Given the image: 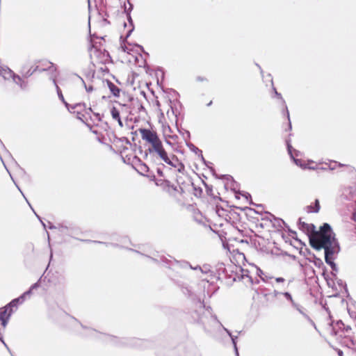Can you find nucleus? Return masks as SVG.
Listing matches in <instances>:
<instances>
[{"instance_id": "obj_9", "label": "nucleus", "mask_w": 356, "mask_h": 356, "mask_svg": "<svg viewBox=\"0 0 356 356\" xmlns=\"http://www.w3.org/2000/svg\"><path fill=\"white\" fill-rule=\"evenodd\" d=\"M138 131L141 134L142 139L151 145L150 147H153L157 143L161 141L158 134L154 131L147 128H140Z\"/></svg>"}, {"instance_id": "obj_6", "label": "nucleus", "mask_w": 356, "mask_h": 356, "mask_svg": "<svg viewBox=\"0 0 356 356\" xmlns=\"http://www.w3.org/2000/svg\"><path fill=\"white\" fill-rule=\"evenodd\" d=\"M324 250L325 261L326 264L334 261L341 251L340 244L338 239L326 245L323 248Z\"/></svg>"}, {"instance_id": "obj_40", "label": "nucleus", "mask_w": 356, "mask_h": 356, "mask_svg": "<svg viewBox=\"0 0 356 356\" xmlns=\"http://www.w3.org/2000/svg\"><path fill=\"white\" fill-rule=\"evenodd\" d=\"M12 316V311L9 313L6 309H3V307L0 308V320L6 319L7 317L10 318Z\"/></svg>"}, {"instance_id": "obj_37", "label": "nucleus", "mask_w": 356, "mask_h": 356, "mask_svg": "<svg viewBox=\"0 0 356 356\" xmlns=\"http://www.w3.org/2000/svg\"><path fill=\"white\" fill-rule=\"evenodd\" d=\"M168 101H169V103H170V107L172 113L175 115V117L176 118V121L175 122H177L178 118H179V116L180 115V112H179L177 111V108L172 104V101L171 98H169Z\"/></svg>"}, {"instance_id": "obj_47", "label": "nucleus", "mask_w": 356, "mask_h": 356, "mask_svg": "<svg viewBox=\"0 0 356 356\" xmlns=\"http://www.w3.org/2000/svg\"><path fill=\"white\" fill-rule=\"evenodd\" d=\"M282 104L283 106L282 114L284 115H286V117L287 118V120H289V119H290L289 111L288 107L286 106V102L284 99H282Z\"/></svg>"}, {"instance_id": "obj_57", "label": "nucleus", "mask_w": 356, "mask_h": 356, "mask_svg": "<svg viewBox=\"0 0 356 356\" xmlns=\"http://www.w3.org/2000/svg\"><path fill=\"white\" fill-rule=\"evenodd\" d=\"M162 128H163V136L164 137H165L166 135V131H168L169 133H171L172 131V129L171 127L169 126V124H163L162 125Z\"/></svg>"}, {"instance_id": "obj_29", "label": "nucleus", "mask_w": 356, "mask_h": 356, "mask_svg": "<svg viewBox=\"0 0 356 356\" xmlns=\"http://www.w3.org/2000/svg\"><path fill=\"white\" fill-rule=\"evenodd\" d=\"M160 263H162L165 266L169 268H171L172 266H175L174 259H169L168 258L163 255L160 257Z\"/></svg>"}, {"instance_id": "obj_20", "label": "nucleus", "mask_w": 356, "mask_h": 356, "mask_svg": "<svg viewBox=\"0 0 356 356\" xmlns=\"http://www.w3.org/2000/svg\"><path fill=\"white\" fill-rule=\"evenodd\" d=\"M104 82L106 83L113 96H114L115 97H119L122 90L108 79H105Z\"/></svg>"}, {"instance_id": "obj_50", "label": "nucleus", "mask_w": 356, "mask_h": 356, "mask_svg": "<svg viewBox=\"0 0 356 356\" xmlns=\"http://www.w3.org/2000/svg\"><path fill=\"white\" fill-rule=\"evenodd\" d=\"M284 228H285V231L288 233V234L291 237L294 238V235L296 236V232L291 229L287 223L284 226Z\"/></svg>"}, {"instance_id": "obj_49", "label": "nucleus", "mask_w": 356, "mask_h": 356, "mask_svg": "<svg viewBox=\"0 0 356 356\" xmlns=\"http://www.w3.org/2000/svg\"><path fill=\"white\" fill-rule=\"evenodd\" d=\"M88 241H89V242L94 243L104 244V245H106V246H108V245H111V246H113V247H121V246H120V245H118V243H106V242H103V241H90V240H89Z\"/></svg>"}, {"instance_id": "obj_52", "label": "nucleus", "mask_w": 356, "mask_h": 356, "mask_svg": "<svg viewBox=\"0 0 356 356\" xmlns=\"http://www.w3.org/2000/svg\"><path fill=\"white\" fill-rule=\"evenodd\" d=\"M198 156L200 158V159H201V161H202V163H203L205 166H207L208 168H209L211 165H213V163H212L211 162L208 161H207V160L204 159V156H203V154H202V153H201V154H200Z\"/></svg>"}, {"instance_id": "obj_31", "label": "nucleus", "mask_w": 356, "mask_h": 356, "mask_svg": "<svg viewBox=\"0 0 356 356\" xmlns=\"http://www.w3.org/2000/svg\"><path fill=\"white\" fill-rule=\"evenodd\" d=\"M171 158L172 159V160H175L176 162H177V165L176 164V165L178 166L177 171L180 173L184 174V172H185L184 164L175 154H172Z\"/></svg>"}, {"instance_id": "obj_17", "label": "nucleus", "mask_w": 356, "mask_h": 356, "mask_svg": "<svg viewBox=\"0 0 356 356\" xmlns=\"http://www.w3.org/2000/svg\"><path fill=\"white\" fill-rule=\"evenodd\" d=\"M134 159L136 160L138 163V169L134 167V168L139 173L140 175L143 176H145V172H149V166L144 162L141 161V159L137 156H134Z\"/></svg>"}, {"instance_id": "obj_27", "label": "nucleus", "mask_w": 356, "mask_h": 356, "mask_svg": "<svg viewBox=\"0 0 356 356\" xmlns=\"http://www.w3.org/2000/svg\"><path fill=\"white\" fill-rule=\"evenodd\" d=\"M175 124H176L177 131L179 132V134H181L184 137L185 142L189 141V140L191 139L190 131L188 130L183 129L181 127H179L178 126V124L177 122H175Z\"/></svg>"}, {"instance_id": "obj_59", "label": "nucleus", "mask_w": 356, "mask_h": 356, "mask_svg": "<svg viewBox=\"0 0 356 356\" xmlns=\"http://www.w3.org/2000/svg\"><path fill=\"white\" fill-rule=\"evenodd\" d=\"M79 77L81 79V81H82V83L83 84V86H84V88H85V89L86 90V92H92L94 90L93 86L90 85V86H87L86 83H85V81H84V80L81 77H80V76H79Z\"/></svg>"}, {"instance_id": "obj_23", "label": "nucleus", "mask_w": 356, "mask_h": 356, "mask_svg": "<svg viewBox=\"0 0 356 356\" xmlns=\"http://www.w3.org/2000/svg\"><path fill=\"white\" fill-rule=\"evenodd\" d=\"M181 290L185 296L191 298L193 302H196L199 299L188 284H186Z\"/></svg>"}, {"instance_id": "obj_28", "label": "nucleus", "mask_w": 356, "mask_h": 356, "mask_svg": "<svg viewBox=\"0 0 356 356\" xmlns=\"http://www.w3.org/2000/svg\"><path fill=\"white\" fill-rule=\"evenodd\" d=\"M309 262H312L314 264V265L318 268H325V265L323 262V261L317 257L314 254H312V259H309V258H306Z\"/></svg>"}, {"instance_id": "obj_2", "label": "nucleus", "mask_w": 356, "mask_h": 356, "mask_svg": "<svg viewBox=\"0 0 356 356\" xmlns=\"http://www.w3.org/2000/svg\"><path fill=\"white\" fill-rule=\"evenodd\" d=\"M238 268V266L234 264L226 266L223 262H218L215 265L213 277L217 280H221L222 276H223L226 280V284L229 286V283L234 277V273H236Z\"/></svg>"}, {"instance_id": "obj_35", "label": "nucleus", "mask_w": 356, "mask_h": 356, "mask_svg": "<svg viewBox=\"0 0 356 356\" xmlns=\"http://www.w3.org/2000/svg\"><path fill=\"white\" fill-rule=\"evenodd\" d=\"M230 339H231V341H232V343L233 345V348H234V351L235 355L236 356H239L238 348V346H237L238 336L237 335L231 336Z\"/></svg>"}, {"instance_id": "obj_5", "label": "nucleus", "mask_w": 356, "mask_h": 356, "mask_svg": "<svg viewBox=\"0 0 356 356\" xmlns=\"http://www.w3.org/2000/svg\"><path fill=\"white\" fill-rule=\"evenodd\" d=\"M46 63L49 64V66L42 68L39 65H29L28 63H25L21 67L19 73L23 74L24 77L29 78L35 72L41 73L45 71L51 70L52 68L54 69V71H56V67L53 63L50 61H46Z\"/></svg>"}, {"instance_id": "obj_8", "label": "nucleus", "mask_w": 356, "mask_h": 356, "mask_svg": "<svg viewBox=\"0 0 356 356\" xmlns=\"http://www.w3.org/2000/svg\"><path fill=\"white\" fill-rule=\"evenodd\" d=\"M149 152L150 154L155 152L165 163L174 168L177 167L176 163H174L168 156L161 141L157 143L153 147H149Z\"/></svg>"}, {"instance_id": "obj_64", "label": "nucleus", "mask_w": 356, "mask_h": 356, "mask_svg": "<svg viewBox=\"0 0 356 356\" xmlns=\"http://www.w3.org/2000/svg\"><path fill=\"white\" fill-rule=\"evenodd\" d=\"M253 266L255 267L256 268V270H257V275L258 277H260V279L265 275L264 271L258 266H257L256 265L253 264Z\"/></svg>"}, {"instance_id": "obj_18", "label": "nucleus", "mask_w": 356, "mask_h": 356, "mask_svg": "<svg viewBox=\"0 0 356 356\" xmlns=\"http://www.w3.org/2000/svg\"><path fill=\"white\" fill-rule=\"evenodd\" d=\"M15 75L16 73H15L9 67H3L0 65V76H1L4 80H9L10 79L13 80V78H15Z\"/></svg>"}, {"instance_id": "obj_21", "label": "nucleus", "mask_w": 356, "mask_h": 356, "mask_svg": "<svg viewBox=\"0 0 356 356\" xmlns=\"http://www.w3.org/2000/svg\"><path fill=\"white\" fill-rule=\"evenodd\" d=\"M51 79L52 80V82L56 87V92H57L59 99L63 102V104L67 108V110L69 111H70V104L65 101L64 96L63 95L62 90H60V88H59V86L57 84L56 79L55 78H51Z\"/></svg>"}, {"instance_id": "obj_12", "label": "nucleus", "mask_w": 356, "mask_h": 356, "mask_svg": "<svg viewBox=\"0 0 356 356\" xmlns=\"http://www.w3.org/2000/svg\"><path fill=\"white\" fill-rule=\"evenodd\" d=\"M297 225L298 229L305 233L309 238V236H313V234L316 232V227L314 224L307 223L304 221H302V218L298 219Z\"/></svg>"}, {"instance_id": "obj_44", "label": "nucleus", "mask_w": 356, "mask_h": 356, "mask_svg": "<svg viewBox=\"0 0 356 356\" xmlns=\"http://www.w3.org/2000/svg\"><path fill=\"white\" fill-rule=\"evenodd\" d=\"M291 306L296 309L297 311H298V312L302 315V316L304 317V314H307L305 312V309L301 306L300 305L295 302H293V304L291 305Z\"/></svg>"}, {"instance_id": "obj_7", "label": "nucleus", "mask_w": 356, "mask_h": 356, "mask_svg": "<svg viewBox=\"0 0 356 356\" xmlns=\"http://www.w3.org/2000/svg\"><path fill=\"white\" fill-rule=\"evenodd\" d=\"M156 76L157 79V85L161 88V90L165 92L169 93L172 97L176 99V102L179 104L180 108L183 107L182 104L178 100V97H179V94L172 88H167L164 89L162 83L165 79V70L162 67H157L156 70Z\"/></svg>"}, {"instance_id": "obj_34", "label": "nucleus", "mask_w": 356, "mask_h": 356, "mask_svg": "<svg viewBox=\"0 0 356 356\" xmlns=\"http://www.w3.org/2000/svg\"><path fill=\"white\" fill-rule=\"evenodd\" d=\"M186 145L190 149L191 152L195 153L196 155L199 156L201 154L202 151L197 147L194 144L191 143L190 141H186Z\"/></svg>"}, {"instance_id": "obj_39", "label": "nucleus", "mask_w": 356, "mask_h": 356, "mask_svg": "<svg viewBox=\"0 0 356 356\" xmlns=\"http://www.w3.org/2000/svg\"><path fill=\"white\" fill-rule=\"evenodd\" d=\"M267 76L270 79V81H271L272 87H273L272 88H273V90L274 93H275V97H277L278 99H280L281 100V102L282 103V99H283V97H282V96L281 93L278 92L277 91V89H276V88H275V87L274 86V85H273V78H272L271 74H268L267 75Z\"/></svg>"}, {"instance_id": "obj_14", "label": "nucleus", "mask_w": 356, "mask_h": 356, "mask_svg": "<svg viewBox=\"0 0 356 356\" xmlns=\"http://www.w3.org/2000/svg\"><path fill=\"white\" fill-rule=\"evenodd\" d=\"M48 224H49L48 227L49 229H54L58 228L60 232H62L64 234L69 235V236H71L72 234H73L74 233V228L73 227H72L71 225L67 226L64 224H58V227H56L54 225H53L52 222H51L49 221H48Z\"/></svg>"}, {"instance_id": "obj_62", "label": "nucleus", "mask_w": 356, "mask_h": 356, "mask_svg": "<svg viewBox=\"0 0 356 356\" xmlns=\"http://www.w3.org/2000/svg\"><path fill=\"white\" fill-rule=\"evenodd\" d=\"M304 318L314 327L316 330H318L315 323L307 314H304Z\"/></svg>"}, {"instance_id": "obj_1", "label": "nucleus", "mask_w": 356, "mask_h": 356, "mask_svg": "<svg viewBox=\"0 0 356 356\" xmlns=\"http://www.w3.org/2000/svg\"><path fill=\"white\" fill-rule=\"evenodd\" d=\"M335 233L331 225L327 222H324L320 226L319 229H316L313 236H309V245L317 250H321L324 246L337 240Z\"/></svg>"}, {"instance_id": "obj_53", "label": "nucleus", "mask_w": 356, "mask_h": 356, "mask_svg": "<svg viewBox=\"0 0 356 356\" xmlns=\"http://www.w3.org/2000/svg\"><path fill=\"white\" fill-rule=\"evenodd\" d=\"M200 271L202 273H207L210 272L212 276L214 275V271L211 270L209 265H204L203 267H202V270H200Z\"/></svg>"}, {"instance_id": "obj_42", "label": "nucleus", "mask_w": 356, "mask_h": 356, "mask_svg": "<svg viewBox=\"0 0 356 356\" xmlns=\"http://www.w3.org/2000/svg\"><path fill=\"white\" fill-rule=\"evenodd\" d=\"M157 186H163V188H170L171 186V182L168 179H159L156 182Z\"/></svg>"}, {"instance_id": "obj_38", "label": "nucleus", "mask_w": 356, "mask_h": 356, "mask_svg": "<svg viewBox=\"0 0 356 356\" xmlns=\"http://www.w3.org/2000/svg\"><path fill=\"white\" fill-rule=\"evenodd\" d=\"M111 115L113 120H120V111L115 107L112 106L111 108Z\"/></svg>"}, {"instance_id": "obj_11", "label": "nucleus", "mask_w": 356, "mask_h": 356, "mask_svg": "<svg viewBox=\"0 0 356 356\" xmlns=\"http://www.w3.org/2000/svg\"><path fill=\"white\" fill-rule=\"evenodd\" d=\"M92 48H94V55L99 59V63L102 64L113 63L112 58L108 51L106 49L102 50L92 47H90V49Z\"/></svg>"}, {"instance_id": "obj_58", "label": "nucleus", "mask_w": 356, "mask_h": 356, "mask_svg": "<svg viewBox=\"0 0 356 356\" xmlns=\"http://www.w3.org/2000/svg\"><path fill=\"white\" fill-rule=\"evenodd\" d=\"M227 181V183H229L232 181L234 179V177L230 175H221V179Z\"/></svg>"}, {"instance_id": "obj_19", "label": "nucleus", "mask_w": 356, "mask_h": 356, "mask_svg": "<svg viewBox=\"0 0 356 356\" xmlns=\"http://www.w3.org/2000/svg\"><path fill=\"white\" fill-rule=\"evenodd\" d=\"M22 303L19 300L18 298L13 299L10 302L6 304L3 309H6L7 312L9 313L12 311V314L16 311L18 308V306L22 305Z\"/></svg>"}, {"instance_id": "obj_13", "label": "nucleus", "mask_w": 356, "mask_h": 356, "mask_svg": "<svg viewBox=\"0 0 356 356\" xmlns=\"http://www.w3.org/2000/svg\"><path fill=\"white\" fill-rule=\"evenodd\" d=\"M28 79L24 77L23 74H16L13 81L22 90L26 91L29 88Z\"/></svg>"}, {"instance_id": "obj_24", "label": "nucleus", "mask_w": 356, "mask_h": 356, "mask_svg": "<svg viewBox=\"0 0 356 356\" xmlns=\"http://www.w3.org/2000/svg\"><path fill=\"white\" fill-rule=\"evenodd\" d=\"M291 136V134H289V136ZM285 143H286L287 152L289 156H292V152H295L296 156H298L300 154V151H298L293 147V146L291 145V140L290 137H289L288 138H286L285 140Z\"/></svg>"}, {"instance_id": "obj_55", "label": "nucleus", "mask_w": 356, "mask_h": 356, "mask_svg": "<svg viewBox=\"0 0 356 356\" xmlns=\"http://www.w3.org/2000/svg\"><path fill=\"white\" fill-rule=\"evenodd\" d=\"M334 165H332L331 164L325 163V167H322L321 169L325 170H333L335 169L336 165H337V163L336 161L333 162Z\"/></svg>"}, {"instance_id": "obj_3", "label": "nucleus", "mask_w": 356, "mask_h": 356, "mask_svg": "<svg viewBox=\"0 0 356 356\" xmlns=\"http://www.w3.org/2000/svg\"><path fill=\"white\" fill-rule=\"evenodd\" d=\"M111 341L115 345L119 346H130L134 348H147L151 345V343L145 339L138 338H121L111 335Z\"/></svg>"}, {"instance_id": "obj_60", "label": "nucleus", "mask_w": 356, "mask_h": 356, "mask_svg": "<svg viewBox=\"0 0 356 356\" xmlns=\"http://www.w3.org/2000/svg\"><path fill=\"white\" fill-rule=\"evenodd\" d=\"M225 211V210L223 209V207L220 204H216V212L218 214V216H222V212Z\"/></svg>"}, {"instance_id": "obj_36", "label": "nucleus", "mask_w": 356, "mask_h": 356, "mask_svg": "<svg viewBox=\"0 0 356 356\" xmlns=\"http://www.w3.org/2000/svg\"><path fill=\"white\" fill-rule=\"evenodd\" d=\"M33 290L31 289V287H29L28 290H26L17 298L19 299L21 302L23 303L26 300L27 296L30 297L31 296V294L33 293Z\"/></svg>"}, {"instance_id": "obj_32", "label": "nucleus", "mask_w": 356, "mask_h": 356, "mask_svg": "<svg viewBox=\"0 0 356 356\" xmlns=\"http://www.w3.org/2000/svg\"><path fill=\"white\" fill-rule=\"evenodd\" d=\"M202 183L205 188L207 194L213 199H216V195L213 193V186L211 185L208 184L204 180L202 181Z\"/></svg>"}, {"instance_id": "obj_4", "label": "nucleus", "mask_w": 356, "mask_h": 356, "mask_svg": "<svg viewBox=\"0 0 356 356\" xmlns=\"http://www.w3.org/2000/svg\"><path fill=\"white\" fill-rule=\"evenodd\" d=\"M200 304L199 309H194L191 312V321L194 323L200 325L205 332L209 333V330L206 326V321L208 320V316L204 313L205 305L204 301L198 299L197 301Z\"/></svg>"}, {"instance_id": "obj_45", "label": "nucleus", "mask_w": 356, "mask_h": 356, "mask_svg": "<svg viewBox=\"0 0 356 356\" xmlns=\"http://www.w3.org/2000/svg\"><path fill=\"white\" fill-rule=\"evenodd\" d=\"M192 186L194 190V195L196 197H201L203 193V190L200 186H196L193 183H192Z\"/></svg>"}, {"instance_id": "obj_54", "label": "nucleus", "mask_w": 356, "mask_h": 356, "mask_svg": "<svg viewBox=\"0 0 356 356\" xmlns=\"http://www.w3.org/2000/svg\"><path fill=\"white\" fill-rule=\"evenodd\" d=\"M114 140H115V141L124 142L126 144L131 145V143L129 141V140L127 137H124V136L118 138L115 136Z\"/></svg>"}, {"instance_id": "obj_56", "label": "nucleus", "mask_w": 356, "mask_h": 356, "mask_svg": "<svg viewBox=\"0 0 356 356\" xmlns=\"http://www.w3.org/2000/svg\"><path fill=\"white\" fill-rule=\"evenodd\" d=\"M282 295L284 296V297L291 302V304L292 305L293 304V302H294L293 298H292V296L291 294L288 292V291H285V292H283L282 293Z\"/></svg>"}, {"instance_id": "obj_30", "label": "nucleus", "mask_w": 356, "mask_h": 356, "mask_svg": "<svg viewBox=\"0 0 356 356\" xmlns=\"http://www.w3.org/2000/svg\"><path fill=\"white\" fill-rule=\"evenodd\" d=\"M174 263H175V266H177V267L179 268H192V265L187 261L186 260H177L175 259H174Z\"/></svg>"}, {"instance_id": "obj_33", "label": "nucleus", "mask_w": 356, "mask_h": 356, "mask_svg": "<svg viewBox=\"0 0 356 356\" xmlns=\"http://www.w3.org/2000/svg\"><path fill=\"white\" fill-rule=\"evenodd\" d=\"M328 266H330L332 271H331V275L332 277V279H337V272L339 271V268L335 263V261L329 262L327 264Z\"/></svg>"}, {"instance_id": "obj_26", "label": "nucleus", "mask_w": 356, "mask_h": 356, "mask_svg": "<svg viewBox=\"0 0 356 356\" xmlns=\"http://www.w3.org/2000/svg\"><path fill=\"white\" fill-rule=\"evenodd\" d=\"M334 281L337 282V284L339 286L343 288L344 292L346 294V297L348 298H350L351 300H353V298H351V296H350V293L348 292V286H347L346 283L344 281H343L342 280L339 279L338 277H337V279H332V282H333V284H334Z\"/></svg>"}, {"instance_id": "obj_10", "label": "nucleus", "mask_w": 356, "mask_h": 356, "mask_svg": "<svg viewBox=\"0 0 356 356\" xmlns=\"http://www.w3.org/2000/svg\"><path fill=\"white\" fill-rule=\"evenodd\" d=\"M238 268L236 273H234V277L229 283V286H231L236 281H241L245 277L248 278L250 284H254V278L250 275L249 270L245 269L241 266H238Z\"/></svg>"}, {"instance_id": "obj_15", "label": "nucleus", "mask_w": 356, "mask_h": 356, "mask_svg": "<svg viewBox=\"0 0 356 356\" xmlns=\"http://www.w3.org/2000/svg\"><path fill=\"white\" fill-rule=\"evenodd\" d=\"M266 214L270 215L273 219H270V222H272L273 227L277 229H281L283 226H285L286 222L282 218L276 217L268 211H264Z\"/></svg>"}, {"instance_id": "obj_25", "label": "nucleus", "mask_w": 356, "mask_h": 356, "mask_svg": "<svg viewBox=\"0 0 356 356\" xmlns=\"http://www.w3.org/2000/svg\"><path fill=\"white\" fill-rule=\"evenodd\" d=\"M238 193L241 196H243L248 202V203L250 205H254L257 207L264 208V205L263 204H255L254 202H252V196H251L250 193H249L248 192H246V191H238Z\"/></svg>"}, {"instance_id": "obj_16", "label": "nucleus", "mask_w": 356, "mask_h": 356, "mask_svg": "<svg viewBox=\"0 0 356 356\" xmlns=\"http://www.w3.org/2000/svg\"><path fill=\"white\" fill-rule=\"evenodd\" d=\"M291 159L293 161V162L298 167L301 168L302 169H310V170H315L316 168V166L313 165H307L303 160L301 159L296 158L295 152H292V156H289Z\"/></svg>"}, {"instance_id": "obj_22", "label": "nucleus", "mask_w": 356, "mask_h": 356, "mask_svg": "<svg viewBox=\"0 0 356 356\" xmlns=\"http://www.w3.org/2000/svg\"><path fill=\"white\" fill-rule=\"evenodd\" d=\"M320 209H321V205H320V202H319L318 199H316L312 204H311L310 205H308L305 207L306 211L309 213H318Z\"/></svg>"}, {"instance_id": "obj_61", "label": "nucleus", "mask_w": 356, "mask_h": 356, "mask_svg": "<svg viewBox=\"0 0 356 356\" xmlns=\"http://www.w3.org/2000/svg\"><path fill=\"white\" fill-rule=\"evenodd\" d=\"M210 172H211L212 175L216 178V179H221V175H219L216 173V170L215 168L213 167V165H211L209 168Z\"/></svg>"}, {"instance_id": "obj_48", "label": "nucleus", "mask_w": 356, "mask_h": 356, "mask_svg": "<svg viewBox=\"0 0 356 356\" xmlns=\"http://www.w3.org/2000/svg\"><path fill=\"white\" fill-rule=\"evenodd\" d=\"M229 188L232 192H236V191L239 190L240 184L234 179L230 182Z\"/></svg>"}, {"instance_id": "obj_51", "label": "nucleus", "mask_w": 356, "mask_h": 356, "mask_svg": "<svg viewBox=\"0 0 356 356\" xmlns=\"http://www.w3.org/2000/svg\"><path fill=\"white\" fill-rule=\"evenodd\" d=\"M231 207H234V208H236V209H240V210H241V211H245V210H248H248H250V211H254V213H258V214H261V213H260V212H259V211H256L254 209H252V208L248 207H236V206H234V205H233V206H231Z\"/></svg>"}, {"instance_id": "obj_41", "label": "nucleus", "mask_w": 356, "mask_h": 356, "mask_svg": "<svg viewBox=\"0 0 356 356\" xmlns=\"http://www.w3.org/2000/svg\"><path fill=\"white\" fill-rule=\"evenodd\" d=\"M10 175H11L10 174ZM10 177H11V179H12V180L13 181V182H14L15 185V186H16V187L18 188V190L21 192V193L22 194V195H23V196H24V197L25 198L26 201L27 202V203L29 204V205L30 206V207L31 208V209L33 210V212H34V213L35 214V216H36V217L38 218V219L40 222H42V218H41L40 216H38V215L35 212V211H34V210H33V209L32 208V207H31V204L29 202L28 200L26 198L25 195H24V193H22V191H21V189H20L19 186L17 184V183L15 181V180H14V179L13 178V177H12V176H10Z\"/></svg>"}, {"instance_id": "obj_63", "label": "nucleus", "mask_w": 356, "mask_h": 356, "mask_svg": "<svg viewBox=\"0 0 356 356\" xmlns=\"http://www.w3.org/2000/svg\"><path fill=\"white\" fill-rule=\"evenodd\" d=\"M172 282L175 284H176L177 286H179L180 289H182L186 284L184 283L181 280L172 279Z\"/></svg>"}, {"instance_id": "obj_46", "label": "nucleus", "mask_w": 356, "mask_h": 356, "mask_svg": "<svg viewBox=\"0 0 356 356\" xmlns=\"http://www.w3.org/2000/svg\"><path fill=\"white\" fill-rule=\"evenodd\" d=\"M322 270V276L323 277V278L326 280L328 286H330V277H329V275H328V273H327V267L325 266V268H321Z\"/></svg>"}, {"instance_id": "obj_43", "label": "nucleus", "mask_w": 356, "mask_h": 356, "mask_svg": "<svg viewBox=\"0 0 356 356\" xmlns=\"http://www.w3.org/2000/svg\"><path fill=\"white\" fill-rule=\"evenodd\" d=\"M135 28L131 27L130 29H129L125 35V36L121 35L120 38V41L123 42H127V39L130 37L133 31H134Z\"/></svg>"}]
</instances>
